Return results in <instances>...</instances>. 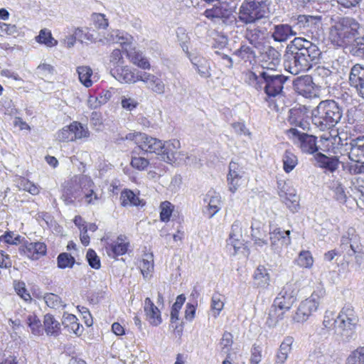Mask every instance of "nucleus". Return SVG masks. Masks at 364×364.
Listing matches in <instances>:
<instances>
[{"instance_id":"obj_1","label":"nucleus","mask_w":364,"mask_h":364,"mask_svg":"<svg viewBox=\"0 0 364 364\" xmlns=\"http://www.w3.org/2000/svg\"><path fill=\"white\" fill-rule=\"evenodd\" d=\"M321 55L318 46L304 38H294L287 47L284 68L290 73L297 75L309 70Z\"/></svg>"},{"instance_id":"obj_2","label":"nucleus","mask_w":364,"mask_h":364,"mask_svg":"<svg viewBox=\"0 0 364 364\" xmlns=\"http://www.w3.org/2000/svg\"><path fill=\"white\" fill-rule=\"evenodd\" d=\"M275 71L262 70L257 75L254 73L249 74L250 83L257 90H264L267 101H284V84L288 77L282 74H275Z\"/></svg>"},{"instance_id":"obj_3","label":"nucleus","mask_w":364,"mask_h":364,"mask_svg":"<svg viewBox=\"0 0 364 364\" xmlns=\"http://www.w3.org/2000/svg\"><path fill=\"white\" fill-rule=\"evenodd\" d=\"M95 188V185L90 177L85 175L75 176L71 179V186L66 189L63 197L66 204L84 198L87 205H96L102 195Z\"/></svg>"},{"instance_id":"obj_4","label":"nucleus","mask_w":364,"mask_h":364,"mask_svg":"<svg viewBox=\"0 0 364 364\" xmlns=\"http://www.w3.org/2000/svg\"><path fill=\"white\" fill-rule=\"evenodd\" d=\"M360 25L352 17H341L331 26L329 39L332 44L344 47L354 42L359 35Z\"/></svg>"},{"instance_id":"obj_5","label":"nucleus","mask_w":364,"mask_h":364,"mask_svg":"<svg viewBox=\"0 0 364 364\" xmlns=\"http://www.w3.org/2000/svg\"><path fill=\"white\" fill-rule=\"evenodd\" d=\"M342 117V110L333 100L321 102L312 112V122L324 131L336 126Z\"/></svg>"},{"instance_id":"obj_6","label":"nucleus","mask_w":364,"mask_h":364,"mask_svg":"<svg viewBox=\"0 0 364 364\" xmlns=\"http://www.w3.org/2000/svg\"><path fill=\"white\" fill-rule=\"evenodd\" d=\"M358 322V318L353 307L345 306L333 322L336 336L343 342H350L355 337Z\"/></svg>"},{"instance_id":"obj_7","label":"nucleus","mask_w":364,"mask_h":364,"mask_svg":"<svg viewBox=\"0 0 364 364\" xmlns=\"http://www.w3.org/2000/svg\"><path fill=\"white\" fill-rule=\"evenodd\" d=\"M296 292L292 284H287L274 301V310H271L267 323L274 326L279 320L282 319L285 311H289L296 301Z\"/></svg>"},{"instance_id":"obj_8","label":"nucleus","mask_w":364,"mask_h":364,"mask_svg":"<svg viewBox=\"0 0 364 364\" xmlns=\"http://www.w3.org/2000/svg\"><path fill=\"white\" fill-rule=\"evenodd\" d=\"M326 296V290L323 284L318 282L314 287L311 296L302 301L295 314L293 316V320L297 323H303L318 309L321 304Z\"/></svg>"},{"instance_id":"obj_9","label":"nucleus","mask_w":364,"mask_h":364,"mask_svg":"<svg viewBox=\"0 0 364 364\" xmlns=\"http://www.w3.org/2000/svg\"><path fill=\"white\" fill-rule=\"evenodd\" d=\"M266 6L262 1L245 0L238 13L239 21L245 24H253L265 16Z\"/></svg>"},{"instance_id":"obj_10","label":"nucleus","mask_w":364,"mask_h":364,"mask_svg":"<svg viewBox=\"0 0 364 364\" xmlns=\"http://www.w3.org/2000/svg\"><path fill=\"white\" fill-rule=\"evenodd\" d=\"M341 247L348 256H355V264L358 268L364 263V252L359 242L358 236L355 230L350 228L341 240Z\"/></svg>"},{"instance_id":"obj_11","label":"nucleus","mask_w":364,"mask_h":364,"mask_svg":"<svg viewBox=\"0 0 364 364\" xmlns=\"http://www.w3.org/2000/svg\"><path fill=\"white\" fill-rule=\"evenodd\" d=\"M289 138L294 145L298 146L303 153L313 154L318 151L317 138L311 134L302 133L296 128H291L287 131Z\"/></svg>"},{"instance_id":"obj_12","label":"nucleus","mask_w":364,"mask_h":364,"mask_svg":"<svg viewBox=\"0 0 364 364\" xmlns=\"http://www.w3.org/2000/svg\"><path fill=\"white\" fill-rule=\"evenodd\" d=\"M235 9V5L232 1L230 3L220 2L213 8L206 9L204 16L213 21L222 20L224 23L228 24L233 21Z\"/></svg>"},{"instance_id":"obj_13","label":"nucleus","mask_w":364,"mask_h":364,"mask_svg":"<svg viewBox=\"0 0 364 364\" xmlns=\"http://www.w3.org/2000/svg\"><path fill=\"white\" fill-rule=\"evenodd\" d=\"M127 139L133 140L137 146L145 153L156 154L159 155L161 151L163 141L147 135L145 133L136 132Z\"/></svg>"},{"instance_id":"obj_14","label":"nucleus","mask_w":364,"mask_h":364,"mask_svg":"<svg viewBox=\"0 0 364 364\" xmlns=\"http://www.w3.org/2000/svg\"><path fill=\"white\" fill-rule=\"evenodd\" d=\"M161 151H160L159 158L168 164L180 163L183 160L184 154L179 149L181 143L177 139H171L163 141Z\"/></svg>"},{"instance_id":"obj_15","label":"nucleus","mask_w":364,"mask_h":364,"mask_svg":"<svg viewBox=\"0 0 364 364\" xmlns=\"http://www.w3.org/2000/svg\"><path fill=\"white\" fill-rule=\"evenodd\" d=\"M277 188L281 200L292 213L297 212L299 208V198L296 189L290 183L284 181L278 182Z\"/></svg>"},{"instance_id":"obj_16","label":"nucleus","mask_w":364,"mask_h":364,"mask_svg":"<svg viewBox=\"0 0 364 364\" xmlns=\"http://www.w3.org/2000/svg\"><path fill=\"white\" fill-rule=\"evenodd\" d=\"M270 247L275 253H280L284 247L291 244L290 230H283L281 228L270 227Z\"/></svg>"},{"instance_id":"obj_17","label":"nucleus","mask_w":364,"mask_h":364,"mask_svg":"<svg viewBox=\"0 0 364 364\" xmlns=\"http://www.w3.org/2000/svg\"><path fill=\"white\" fill-rule=\"evenodd\" d=\"M142 72L124 65L116 68L112 74L116 80L122 83L134 84L140 81Z\"/></svg>"},{"instance_id":"obj_18","label":"nucleus","mask_w":364,"mask_h":364,"mask_svg":"<svg viewBox=\"0 0 364 364\" xmlns=\"http://www.w3.org/2000/svg\"><path fill=\"white\" fill-rule=\"evenodd\" d=\"M244 173L245 171L242 165L233 161L230 162L227 181L229 191L232 193H235L241 186Z\"/></svg>"},{"instance_id":"obj_19","label":"nucleus","mask_w":364,"mask_h":364,"mask_svg":"<svg viewBox=\"0 0 364 364\" xmlns=\"http://www.w3.org/2000/svg\"><path fill=\"white\" fill-rule=\"evenodd\" d=\"M141 82H144L146 87L156 95H164L166 92V85L161 77L147 72H142Z\"/></svg>"},{"instance_id":"obj_20","label":"nucleus","mask_w":364,"mask_h":364,"mask_svg":"<svg viewBox=\"0 0 364 364\" xmlns=\"http://www.w3.org/2000/svg\"><path fill=\"white\" fill-rule=\"evenodd\" d=\"M295 90L305 97L310 98L316 95V90L313 82V77L304 75L294 80Z\"/></svg>"},{"instance_id":"obj_21","label":"nucleus","mask_w":364,"mask_h":364,"mask_svg":"<svg viewBox=\"0 0 364 364\" xmlns=\"http://www.w3.org/2000/svg\"><path fill=\"white\" fill-rule=\"evenodd\" d=\"M295 27L296 25L291 26L287 23L274 25L272 33V38L276 42H286L290 38L298 34Z\"/></svg>"},{"instance_id":"obj_22","label":"nucleus","mask_w":364,"mask_h":364,"mask_svg":"<svg viewBox=\"0 0 364 364\" xmlns=\"http://www.w3.org/2000/svg\"><path fill=\"white\" fill-rule=\"evenodd\" d=\"M349 82L364 99V67L359 64L352 67L349 74Z\"/></svg>"},{"instance_id":"obj_23","label":"nucleus","mask_w":364,"mask_h":364,"mask_svg":"<svg viewBox=\"0 0 364 364\" xmlns=\"http://www.w3.org/2000/svg\"><path fill=\"white\" fill-rule=\"evenodd\" d=\"M350 146L348 152L349 159L354 162H363L364 161V135L350 139Z\"/></svg>"},{"instance_id":"obj_24","label":"nucleus","mask_w":364,"mask_h":364,"mask_svg":"<svg viewBox=\"0 0 364 364\" xmlns=\"http://www.w3.org/2000/svg\"><path fill=\"white\" fill-rule=\"evenodd\" d=\"M280 57L281 55L277 50L272 46H269L263 54V70L275 71L280 63Z\"/></svg>"},{"instance_id":"obj_25","label":"nucleus","mask_w":364,"mask_h":364,"mask_svg":"<svg viewBox=\"0 0 364 364\" xmlns=\"http://www.w3.org/2000/svg\"><path fill=\"white\" fill-rule=\"evenodd\" d=\"M129 245L127 238L124 235H119L112 243L107 245V252L110 257L116 258L127 252Z\"/></svg>"},{"instance_id":"obj_26","label":"nucleus","mask_w":364,"mask_h":364,"mask_svg":"<svg viewBox=\"0 0 364 364\" xmlns=\"http://www.w3.org/2000/svg\"><path fill=\"white\" fill-rule=\"evenodd\" d=\"M124 50L128 58L133 64L143 70H149L151 68L149 60L141 51L136 50L135 48H132L131 45L125 47Z\"/></svg>"},{"instance_id":"obj_27","label":"nucleus","mask_w":364,"mask_h":364,"mask_svg":"<svg viewBox=\"0 0 364 364\" xmlns=\"http://www.w3.org/2000/svg\"><path fill=\"white\" fill-rule=\"evenodd\" d=\"M264 36V31L255 26L247 27L245 31V39L255 48H259L262 46Z\"/></svg>"},{"instance_id":"obj_28","label":"nucleus","mask_w":364,"mask_h":364,"mask_svg":"<svg viewBox=\"0 0 364 364\" xmlns=\"http://www.w3.org/2000/svg\"><path fill=\"white\" fill-rule=\"evenodd\" d=\"M43 331L48 336L57 337L61 333V324L50 314H46L43 317Z\"/></svg>"},{"instance_id":"obj_29","label":"nucleus","mask_w":364,"mask_h":364,"mask_svg":"<svg viewBox=\"0 0 364 364\" xmlns=\"http://www.w3.org/2000/svg\"><path fill=\"white\" fill-rule=\"evenodd\" d=\"M46 245L43 242H36L26 243L23 252L28 258L37 260L46 254Z\"/></svg>"},{"instance_id":"obj_30","label":"nucleus","mask_w":364,"mask_h":364,"mask_svg":"<svg viewBox=\"0 0 364 364\" xmlns=\"http://www.w3.org/2000/svg\"><path fill=\"white\" fill-rule=\"evenodd\" d=\"M189 59L201 77L208 78L211 76L210 65L208 60L198 55H189Z\"/></svg>"},{"instance_id":"obj_31","label":"nucleus","mask_w":364,"mask_h":364,"mask_svg":"<svg viewBox=\"0 0 364 364\" xmlns=\"http://www.w3.org/2000/svg\"><path fill=\"white\" fill-rule=\"evenodd\" d=\"M204 202L208 204L210 218H212L220 210L221 197L218 193L214 191H208L204 198Z\"/></svg>"},{"instance_id":"obj_32","label":"nucleus","mask_w":364,"mask_h":364,"mask_svg":"<svg viewBox=\"0 0 364 364\" xmlns=\"http://www.w3.org/2000/svg\"><path fill=\"white\" fill-rule=\"evenodd\" d=\"M144 311L151 324L158 326L161 323V312L149 298L144 301Z\"/></svg>"},{"instance_id":"obj_33","label":"nucleus","mask_w":364,"mask_h":364,"mask_svg":"<svg viewBox=\"0 0 364 364\" xmlns=\"http://www.w3.org/2000/svg\"><path fill=\"white\" fill-rule=\"evenodd\" d=\"M323 86L331 85L332 71L324 66H318L314 71L313 80Z\"/></svg>"},{"instance_id":"obj_34","label":"nucleus","mask_w":364,"mask_h":364,"mask_svg":"<svg viewBox=\"0 0 364 364\" xmlns=\"http://www.w3.org/2000/svg\"><path fill=\"white\" fill-rule=\"evenodd\" d=\"M77 318L74 314L64 313L62 319V324L65 328L73 332L76 335H80L82 331V326L77 322Z\"/></svg>"},{"instance_id":"obj_35","label":"nucleus","mask_w":364,"mask_h":364,"mask_svg":"<svg viewBox=\"0 0 364 364\" xmlns=\"http://www.w3.org/2000/svg\"><path fill=\"white\" fill-rule=\"evenodd\" d=\"M120 201L121 205L124 207L128 205L143 206L145 204V203L142 200H140L139 196L131 190H124L122 191L120 195Z\"/></svg>"},{"instance_id":"obj_36","label":"nucleus","mask_w":364,"mask_h":364,"mask_svg":"<svg viewBox=\"0 0 364 364\" xmlns=\"http://www.w3.org/2000/svg\"><path fill=\"white\" fill-rule=\"evenodd\" d=\"M314 157L318 166L321 168H326L331 172H333L338 168V161L336 158L328 157L321 153H317Z\"/></svg>"},{"instance_id":"obj_37","label":"nucleus","mask_w":364,"mask_h":364,"mask_svg":"<svg viewBox=\"0 0 364 364\" xmlns=\"http://www.w3.org/2000/svg\"><path fill=\"white\" fill-rule=\"evenodd\" d=\"M106 38L110 43L122 45L124 49L125 47H128L130 45L129 42L132 37L119 30H114L107 35Z\"/></svg>"},{"instance_id":"obj_38","label":"nucleus","mask_w":364,"mask_h":364,"mask_svg":"<svg viewBox=\"0 0 364 364\" xmlns=\"http://www.w3.org/2000/svg\"><path fill=\"white\" fill-rule=\"evenodd\" d=\"M255 284L258 287L265 288L269 284L270 277L267 268L259 265L254 273Z\"/></svg>"},{"instance_id":"obj_39","label":"nucleus","mask_w":364,"mask_h":364,"mask_svg":"<svg viewBox=\"0 0 364 364\" xmlns=\"http://www.w3.org/2000/svg\"><path fill=\"white\" fill-rule=\"evenodd\" d=\"M329 188L334 193V198L341 203H345L347 194L343 183L339 180H331L328 183Z\"/></svg>"},{"instance_id":"obj_40","label":"nucleus","mask_w":364,"mask_h":364,"mask_svg":"<svg viewBox=\"0 0 364 364\" xmlns=\"http://www.w3.org/2000/svg\"><path fill=\"white\" fill-rule=\"evenodd\" d=\"M282 162L284 171L289 173L298 164V158L291 151L287 150L282 156Z\"/></svg>"},{"instance_id":"obj_41","label":"nucleus","mask_w":364,"mask_h":364,"mask_svg":"<svg viewBox=\"0 0 364 364\" xmlns=\"http://www.w3.org/2000/svg\"><path fill=\"white\" fill-rule=\"evenodd\" d=\"M77 73L80 82L86 87L92 86V81L91 77L92 75V70L90 67L82 65L77 68Z\"/></svg>"},{"instance_id":"obj_42","label":"nucleus","mask_w":364,"mask_h":364,"mask_svg":"<svg viewBox=\"0 0 364 364\" xmlns=\"http://www.w3.org/2000/svg\"><path fill=\"white\" fill-rule=\"evenodd\" d=\"M26 323L33 335L42 336L43 334V328L42 327L41 322L35 314H29L27 316Z\"/></svg>"},{"instance_id":"obj_43","label":"nucleus","mask_w":364,"mask_h":364,"mask_svg":"<svg viewBox=\"0 0 364 364\" xmlns=\"http://www.w3.org/2000/svg\"><path fill=\"white\" fill-rule=\"evenodd\" d=\"M71 131L74 141L83 138H87L90 136V132L87 127L83 126L81 123L77 122H73L71 123Z\"/></svg>"},{"instance_id":"obj_44","label":"nucleus","mask_w":364,"mask_h":364,"mask_svg":"<svg viewBox=\"0 0 364 364\" xmlns=\"http://www.w3.org/2000/svg\"><path fill=\"white\" fill-rule=\"evenodd\" d=\"M296 262L301 267L309 269L313 266L314 258L309 251L302 250L299 252Z\"/></svg>"},{"instance_id":"obj_45","label":"nucleus","mask_w":364,"mask_h":364,"mask_svg":"<svg viewBox=\"0 0 364 364\" xmlns=\"http://www.w3.org/2000/svg\"><path fill=\"white\" fill-rule=\"evenodd\" d=\"M234 55L245 61L251 60L255 58V50L246 44H242L240 48L234 52Z\"/></svg>"},{"instance_id":"obj_46","label":"nucleus","mask_w":364,"mask_h":364,"mask_svg":"<svg viewBox=\"0 0 364 364\" xmlns=\"http://www.w3.org/2000/svg\"><path fill=\"white\" fill-rule=\"evenodd\" d=\"M36 41L48 47H53L58 44V41L52 37L51 33L46 29L41 30L39 35L36 37Z\"/></svg>"},{"instance_id":"obj_47","label":"nucleus","mask_w":364,"mask_h":364,"mask_svg":"<svg viewBox=\"0 0 364 364\" xmlns=\"http://www.w3.org/2000/svg\"><path fill=\"white\" fill-rule=\"evenodd\" d=\"M346 364H364V346L351 352L346 360Z\"/></svg>"},{"instance_id":"obj_48","label":"nucleus","mask_w":364,"mask_h":364,"mask_svg":"<svg viewBox=\"0 0 364 364\" xmlns=\"http://www.w3.org/2000/svg\"><path fill=\"white\" fill-rule=\"evenodd\" d=\"M43 299L46 305L52 309H58L65 306L60 296L53 293H46L43 296Z\"/></svg>"},{"instance_id":"obj_49","label":"nucleus","mask_w":364,"mask_h":364,"mask_svg":"<svg viewBox=\"0 0 364 364\" xmlns=\"http://www.w3.org/2000/svg\"><path fill=\"white\" fill-rule=\"evenodd\" d=\"M186 301V297L183 294L178 295L176 297L175 303L173 304L171 311V321L172 323L178 320L179 311L181 310L183 304Z\"/></svg>"},{"instance_id":"obj_50","label":"nucleus","mask_w":364,"mask_h":364,"mask_svg":"<svg viewBox=\"0 0 364 364\" xmlns=\"http://www.w3.org/2000/svg\"><path fill=\"white\" fill-rule=\"evenodd\" d=\"M58 267L60 269L73 267L75 264V258L67 252L60 253L57 258Z\"/></svg>"},{"instance_id":"obj_51","label":"nucleus","mask_w":364,"mask_h":364,"mask_svg":"<svg viewBox=\"0 0 364 364\" xmlns=\"http://www.w3.org/2000/svg\"><path fill=\"white\" fill-rule=\"evenodd\" d=\"M160 219L163 222H168L172 215L173 205L168 201H164L160 205Z\"/></svg>"},{"instance_id":"obj_52","label":"nucleus","mask_w":364,"mask_h":364,"mask_svg":"<svg viewBox=\"0 0 364 364\" xmlns=\"http://www.w3.org/2000/svg\"><path fill=\"white\" fill-rule=\"evenodd\" d=\"M139 268L143 276L147 277L154 269L152 255H147V258L142 259L139 262Z\"/></svg>"},{"instance_id":"obj_53","label":"nucleus","mask_w":364,"mask_h":364,"mask_svg":"<svg viewBox=\"0 0 364 364\" xmlns=\"http://www.w3.org/2000/svg\"><path fill=\"white\" fill-rule=\"evenodd\" d=\"M355 43L353 45L350 53L355 56L364 59V36L361 38H358L355 40Z\"/></svg>"},{"instance_id":"obj_54","label":"nucleus","mask_w":364,"mask_h":364,"mask_svg":"<svg viewBox=\"0 0 364 364\" xmlns=\"http://www.w3.org/2000/svg\"><path fill=\"white\" fill-rule=\"evenodd\" d=\"M309 359L317 364H325L327 357L321 347L316 348L309 354Z\"/></svg>"},{"instance_id":"obj_55","label":"nucleus","mask_w":364,"mask_h":364,"mask_svg":"<svg viewBox=\"0 0 364 364\" xmlns=\"http://www.w3.org/2000/svg\"><path fill=\"white\" fill-rule=\"evenodd\" d=\"M121 105L123 109L132 111L139 105V102L136 99L132 97L129 95H123L121 97Z\"/></svg>"},{"instance_id":"obj_56","label":"nucleus","mask_w":364,"mask_h":364,"mask_svg":"<svg viewBox=\"0 0 364 364\" xmlns=\"http://www.w3.org/2000/svg\"><path fill=\"white\" fill-rule=\"evenodd\" d=\"M149 165V161L142 156H132L131 166L138 171L145 170Z\"/></svg>"},{"instance_id":"obj_57","label":"nucleus","mask_w":364,"mask_h":364,"mask_svg":"<svg viewBox=\"0 0 364 364\" xmlns=\"http://www.w3.org/2000/svg\"><path fill=\"white\" fill-rule=\"evenodd\" d=\"M87 260L92 268L95 269H98L100 268V260L99 257L97 255L96 252L92 250L89 249L87 252L86 255Z\"/></svg>"},{"instance_id":"obj_58","label":"nucleus","mask_w":364,"mask_h":364,"mask_svg":"<svg viewBox=\"0 0 364 364\" xmlns=\"http://www.w3.org/2000/svg\"><path fill=\"white\" fill-rule=\"evenodd\" d=\"M92 18L95 26L98 29H105L108 26V20L102 14H94Z\"/></svg>"},{"instance_id":"obj_59","label":"nucleus","mask_w":364,"mask_h":364,"mask_svg":"<svg viewBox=\"0 0 364 364\" xmlns=\"http://www.w3.org/2000/svg\"><path fill=\"white\" fill-rule=\"evenodd\" d=\"M57 139L61 141H74L71 131V124L69 126L64 127L58 132Z\"/></svg>"},{"instance_id":"obj_60","label":"nucleus","mask_w":364,"mask_h":364,"mask_svg":"<svg viewBox=\"0 0 364 364\" xmlns=\"http://www.w3.org/2000/svg\"><path fill=\"white\" fill-rule=\"evenodd\" d=\"M14 289L18 295H19L23 300L30 301L31 299V295L26 290L23 282H15Z\"/></svg>"},{"instance_id":"obj_61","label":"nucleus","mask_w":364,"mask_h":364,"mask_svg":"<svg viewBox=\"0 0 364 364\" xmlns=\"http://www.w3.org/2000/svg\"><path fill=\"white\" fill-rule=\"evenodd\" d=\"M293 343H294L293 337H291V336L285 337L284 338L283 341L282 342L278 350L289 355V353L291 351V349H292L291 346H292Z\"/></svg>"},{"instance_id":"obj_62","label":"nucleus","mask_w":364,"mask_h":364,"mask_svg":"<svg viewBox=\"0 0 364 364\" xmlns=\"http://www.w3.org/2000/svg\"><path fill=\"white\" fill-rule=\"evenodd\" d=\"M212 309L215 311L214 316L219 315L224 306V303L220 299V295L215 294L212 297Z\"/></svg>"},{"instance_id":"obj_63","label":"nucleus","mask_w":364,"mask_h":364,"mask_svg":"<svg viewBox=\"0 0 364 364\" xmlns=\"http://www.w3.org/2000/svg\"><path fill=\"white\" fill-rule=\"evenodd\" d=\"M109 62L113 65L122 64L124 63L122 51L119 49H114L112 50L109 55Z\"/></svg>"},{"instance_id":"obj_64","label":"nucleus","mask_w":364,"mask_h":364,"mask_svg":"<svg viewBox=\"0 0 364 364\" xmlns=\"http://www.w3.org/2000/svg\"><path fill=\"white\" fill-rule=\"evenodd\" d=\"M231 127H232L234 132L238 135L250 136L251 134L243 122H234L231 124Z\"/></svg>"}]
</instances>
